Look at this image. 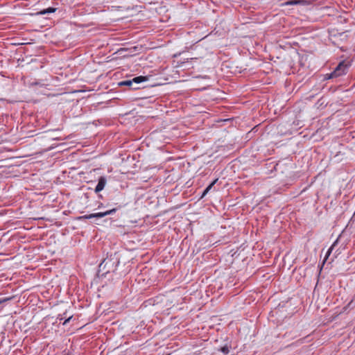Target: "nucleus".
Wrapping results in <instances>:
<instances>
[{
	"label": "nucleus",
	"mask_w": 355,
	"mask_h": 355,
	"mask_svg": "<svg viewBox=\"0 0 355 355\" xmlns=\"http://www.w3.org/2000/svg\"><path fill=\"white\" fill-rule=\"evenodd\" d=\"M347 69L348 64L345 61L340 62L334 71L326 75V78L330 79L341 76L347 73Z\"/></svg>",
	"instance_id": "nucleus-1"
},
{
	"label": "nucleus",
	"mask_w": 355,
	"mask_h": 355,
	"mask_svg": "<svg viewBox=\"0 0 355 355\" xmlns=\"http://www.w3.org/2000/svg\"><path fill=\"white\" fill-rule=\"evenodd\" d=\"M116 211V209L114 208V209H112L104 211V212H98V213L92 214H89V215H85L83 216V218H86V219H91V218H100L106 216L107 215L112 214L115 213Z\"/></svg>",
	"instance_id": "nucleus-2"
},
{
	"label": "nucleus",
	"mask_w": 355,
	"mask_h": 355,
	"mask_svg": "<svg viewBox=\"0 0 355 355\" xmlns=\"http://www.w3.org/2000/svg\"><path fill=\"white\" fill-rule=\"evenodd\" d=\"M107 180L105 177L101 176L98 179V184L95 188V192L98 193L104 189L105 186L106 184Z\"/></svg>",
	"instance_id": "nucleus-3"
},
{
	"label": "nucleus",
	"mask_w": 355,
	"mask_h": 355,
	"mask_svg": "<svg viewBox=\"0 0 355 355\" xmlns=\"http://www.w3.org/2000/svg\"><path fill=\"white\" fill-rule=\"evenodd\" d=\"M120 86H128L131 87L132 89H137L138 87H133V81L132 80H127L124 81H121L119 83Z\"/></svg>",
	"instance_id": "nucleus-4"
},
{
	"label": "nucleus",
	"mask_w": 355,
	"mask_h": 355,
	"mask_svg": "<svg viewBox=\"0 0 355 355\" xmlns=\"http://www.w3.org/2000/svg\"><path fill=\"white\" fill-rule=\"evenodd\" d=\"M132 80L133 81V84L134 83L139 84V83H141L142 82L147 81L148 80V78L146 77V76H140L135 77V78H132Z\"/></svg>",
	"instance_id": "nucleus-5"
},
{
	"label": "nucleus",
	"mask_w": 355,
	"mask_h": 355,
	"mask_svg": "<svg viewBox=\"0 0 355 355\" xmlns=\"http://www.w3.org/2000/svg\"><path fill=\"white\" fill-rule=\"evenodd\" d=\"M218 178L215 179L203 191L202 197H204L213 187V186L217 182Z\"/></svg>",
	"instance_id": "nucleus-6"
},
{
	"label": "nucleus",
	"mask_w": 355,
	"mask_h": 355,
	"mask_svg": "<svg viewBox=\"0 0 355 355\" xmlns=\"http://www.w3.org/2000/svg\"><path fill=\"white\" fill-rule=\"evenodd\" d=\"M337 243V241H336L329 248V249L327 250V254H326V256H325V258L324 259V261H323V263L327 261V259H328V257L330 255V254L331 253V251L332 250L334 249V248L335 247V245H336Z\"/></svg>",
	"instance_id": "nucleus-7"
},
{
	"label": "nucleus",
	"mask_w": 355,
	"mask_h": 355,
	"mask_svg": "<svg viewBox=\"0 0 355 355\" xmlns=\"http://www.w3.org/2000/svg\"><path fill=\"white\" fill-rule=\"evenodd\" d=\"M55 11V8H49L47 9H44L40 12V14L45 15L47 13H51Z\"/></svg>",
	"instance_id": "nucleus-8"
},
{
	"label": "nucleus",
	"mask_w": 355,
	"mask_h": 355,
	"mask_svg": "<svg viewBox=\"0 0 355 355\" xmlns=\"http://www.w3.org/2000/svg\"><path fill=\"white\" fill-rule=\"evenodd\" d=\"M219 351H220L224 354H227L230 352L229 347L227 345H225L220 347Z\"/></svg>",
	"instance_id": "nucleus-9"
},
{
	"label": "nucleus",
	"mask_w": 355,
	"mask_h": 355,
	"mask_svg": "<svg viewBox=\"0 0 355 355\" xmlns=\"http://www.w3.org/2000/svg\"><path fill=\"white\" fill-rule=\"evenodd\" d=\"M300 2V0H291V1H288L286 3V5H289V6H291V5H297V4H299Z\"/></svg>",
	"instance_id": "nucleus-10"
},
{
	"label": "nucleus",
	"mask_w": 355,
	"mask_h": 355,
	"mask_svg": "<svg viewBox=\"0 0 355 355\" xmlns=\"http://www.w3.org/2000/svg\"><path fill=\"white\" fill-rule=\"evenodd\" d=\"M107 259H104L100 264V267H101L103 264H107Z\"/></svg>",
	"instance_id": "nucleus-11"
},
{
	"label": "nucleus",
	"mask_w": 355,
	"mask_h": 355,
	"mask_svg": "<svg viewBox=\"0 0 355 355\" xmlns=\"http://www.w3.org/2000/svg\"><path fill=\"white\" fill-rule=\"evenodd\" d=\"M71 317H69L68 319H67V320L64 322V323H63V324H65L66 323H67V322L69 321V320L71 319Z\"/></svg>",
	"instance_id": "nucleus-12"
},
{
	"label": "nucleus",
	"mask_w": 355,
	"mask_h": 355,
	"mask_svg": "<svg viewBox=\"0 0 355 355\" xmlns=\"http://www.w3.org/2000/svg\"><path fill=\"white\" fill-rule=\"evenodd\" d=\"M62 355H71L69 353H64Z\"/></svg>",
	"instance_id": "nucleus-13"
}]
</instances>
